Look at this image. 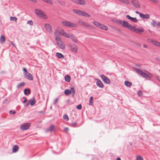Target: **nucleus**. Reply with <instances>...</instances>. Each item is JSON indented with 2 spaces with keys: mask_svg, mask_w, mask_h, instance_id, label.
Returning a JSON list of instances; mask_svg holds the SVG:
<instances>
[{
  "mask_svg": "<svg viewBox=\"0 0 160 160\" xmlns=\"http://www.w3.org/2000/svg\"><path fill=\"white\" fill-rule=\"evenodd\" d=\"M19 147L17 145H15L12 148V151L13 152H17L18 150Z\"/></svg>",
  "mask_w": 160,
  "mask_h": 160,
  "instance_id": "obj_23",
  "label": "nucleus"
},
{
  "mask_svg": "<svg viewBox=\"0 0 160 160\" xmlns=\"http://www.w3.org/2000/svg\"><path fill=\"white\" fill-rule=\"evenodd\" d=\"M70 38H71L72 40L75 43L78 42V41L76 38L72 34H70Z\"/></svg>",
  "mask_w": 160,
  "mask_h": 160,
  "instance_id": "obj_25",
  "label": "nucleus"
},
{
  "mask_svg": "<svg viewBox=\"0 0 160 160\" xmlns=\"http://www.w3.org/2000/svg\"><path fill=\"white\" fill-rule=\"evenodd\" d=\"M25 85V83L23 82H21L18 84L17 86V88H19L21 86H24Z\"/></svg>",
  "mask_w": 160,
  "mask_h": 160,
  "instance_id": "obj_35",
  "label": "nucleus"
},
{
  "mask_svg": "<svg viewBox=\"0 0 160 160\" xmlns=\"http://www.w3.org/2000/svg\"><path fill=\"white\" fill-rule=\"evenodd\" d=\"M63 118L64 119L68 120L69 119L67 115L65 114L63 116Z\"/></svg>",
  "mask_w": 160,
  "mask_h": 160,
  "instance_id": "obj_45",
  "label": "nucleus"
},
{
  "mask_svg": "<svg viewBox=\"0 0 160 160\" xmlns=\"http://www.w3.org/2000/svg\"><path fill=\"white\" fill-rule=\"evenodd\" d=\"M68 46L72 52L74 53L77 52L78 48L75 44L71 43L69 44Z\"/></svg>",
  "mask_w": 160,
  "mask_h": 160,
  "instance_id": "obj_5",
  "label": "nucleus"
},
{
  "mask_svg": "<svg viewBox=\"0 0 160 160\" xmlns=\"http://www.w3.org/2000/svg\"><path fill=\"white\" fill-rule=\"evenodd\" d=\"M157 25L158 27H160V22H159L158 23Z\"/></svg>",
  "mask_w": 160,
  "mask_h": 160,
  "instance_id": "obj_61",
  "label": "nucleus"
},
{
  "mask_svg": "<svg viewBox=\"0 0 160 160\" xmlns=\"http://www.w3.org/2000/svg\"><path fill=\"white\" fill-rule=\"evenodd\" d=\"M44 27L47 32H52V27L49 24H45L44 25Z\"/></svg>",
  "mask_w": 160,
  "mask_h": 160,
  "instance_id": "obj_13",
  "label": "nucleus"
},
{
  "mask_svg": "<svg viewBox=\"0 0 160 160\" xmlns=\"http://www.w3.org/2000/svg\"><path fill=\"white\" fill-rule=\"evenodd\" d=\"M71 78L68 75H66L65 77V80L68 82H70Z\"/></svg>",
  "mask_w": 160,
  "mask_h": 160,
  "instance_id": "obj_30",
  "label": "nucleus"
},
{
  "mask_svg": "<svg viewBox=\"0 0 160 160\" xmlns=\"http://www.w3.org/2000/svg\"><path fill=\"white\" fill-rule=\"evenodd\" d=\"M82 105L81 104H79V105L77 106V108L78 110H80L82 108Z\"/></svg>",
  "mask_w": 160,
  "mask_h": 160,
  "instance_id": "obj_48",
  "label": "nucleus"
},
{
  "mask_svg": "<svg viewBox=\"0 0 160 160\" xmlns=\"http://www.w3.org/2000/svg\"><path fill=\"white\" fill-rule=\"evenodd\" d=\"M57 56L59 58H64V56L62 54L59 53L57 52L56 53Z\"/></svg>",
  "mask_w": 160,
  "mask_h": 160,
  "instance_id": "obj_31",
  "label": "nucleus"
},
{
  "mask_svg": "<svg viewBox=\"0 0 160 160\" xmlns=\"http://www.w3.org/2000/svg\"><path fill=\"white\" fill-rule=\"evenodd\" d=\"M156 23L155 21L154 20H152V22L151 23V25L153 27H154L156 25Z\"/></svg>",
  "mask_w": 160,
  "mask_h": 160,
  "instance_id": "obj_43",
  "label": "nucleus"
},
{
  "mask_svg": "<svg viewBox=\"0 0 160 160\" xmlns=\"http://www.w3.org/2000/svg\"><path fill=\"white\" fill-rule=\"evenodd\" d=\"M132 22L136 23L138 21V20L136 18H132V17L130 20Z\"/></svg>",
  "mask_w": 160,
  "mask_h": 160,
  "instance_id": "obj_36",
  "label": "nucleus"
},
{
  "mask_svg": "<svg viewBox=\"0 0 160 160\" xmlns=\"http://www.w3.org/2000/svg\"><path fill=\"white\" fill-rule=\"evenodd\" d=\"M25 78L30 80H32L33 79L32 75L30 73L28 72L27 73H25L24 75Z\"/></svg>",
  "mask_w": 160,
  "mask_h": 160,
  "instance_id": "obj_15",
  "label": "nucleus"
},
{
  "mask_svg": "<svg viewBox=\"0 0 160 160\" xmlns=\"http://www.w3.org/2000/svg\"><path fill=\"white\" fill-rule=\"evenodd\" d=\"M23 70L25 73H28V72H27V71L25 68H23Z\"/></svg>",
  "mask_w": 160,
  "mask_h": 160,
  "instance_id": "obj_55",
  "label": "nucleus"
},
{
  "mask_svg": "<svg viewBox=\"0 0 160 160\" xmlns=\"http://www.w3.org/2000/svg\"><path fill=\"white\" fill-rule=\"evenodd\" d=\"M96 84L100 88H102L104 87V85L101 81L98 79H97Z\"/></svg>",
  "mask_w": 160,
  "mask_h": 160,
  "instance_id": "obj_19",
  "label": "nucleus"
},
{
  "mask_svg": "<svg viewBox=\"0 0 160 160\" xmlns=\"http://www.w3.org/2000/svg\"><path fill=\"white\" fill-rule=\"evenodd\" d=\"M39 113L41 114L44 113H45V111H40L39 112Z\"/></svg>",
  "mask_w": 160,
  "mask_h": 160,
  "instance_id": "obj_60",
  "label": "nucleus"
},
{
  "mask_svg": "<svg viewBox=\"0 0 160 160\" xmlns=\"http://www.w3.org/2000/svg\"><path fill=\"white\" fill-rule=\"evenodd\" d=\"M148 40L149 42L160 48V42L152 40L151 39H148Z\"/></svg>",
  "mask_w": 160,
  "mask_h": 160,
  "instance_id": "obj_9",
  "label": "nucleus"
},
{
  "mask_svg": "<svg viewBox=\"0 0 160 160\" xmlns=\"http://www.w3.org/2000/svg\"><path fill=\"white\" fill-rule=\"evenodd\" d=\"M74 2L81 5H84L85 2L83 0H72Z\"/></svg>",
  "mask_w": 160,
  "mask_h": 160,
  "instance_id": "obj_18",
  "label": "nucleus"
},
{
  "mask_svg": "<svg viewBox=\"0 0 160 160\" xmlns=\"http://www.w3.org/2000/svg\"><path fill=\"white\" fill-rule=\"evenodd\" d=\"M137 160H143L142 157L141 156L138 155L137 157Z\"/></svg>",
  "mask_w": 160,
  "mask_h": 160,
  "instance_id": "obj_41",
  "label": "nucleus"
},
{
  "mask_svg": "<svg viewBox=\"0 0 160 160\" xmlns=\"http://www.w3.org/2000/svg\"><path fill=\"white\" fill-rule=\"evenodd\" d=\"M68 131V128H65L64 129V131L65 132H67Z\"/></svg>",
  "mask_w": 160,
  "mask_h": 160,
  "instance_id": "obj_53",
  "label": "nucleus"
},
{
  "mask_svg": "<svg viewBox=\"0 0 160 160\" xmlns=\"http://www.w3.org/2000/svg\"><path fill=\"white\" fill-rule=\"evenodd\" d=\"M73 11L75 13H76L79 15L80 10L77 9H73Z\"/></svg>",
  "mask_w": 160,
  "mask_h": 160,
  "instance_id": "obj_40",
  "label": "nucleus"
},
{
  "mask_svg": "<svg viewBox=\"0 0 160 160\" xmlns=\"http://www.w3.org/2000/svg\"><path fill=\"white\" fill-rule=\"evenodd\" d=\"M72 96L73 97H74V96L75 94V90L74 89V88L73 89H72Z\"/></svg>",
  "mask_w": 160,
  "mask_h": 160,
  "instance_id": "obj_47",
  "label": "nucleus"
},
{
  "mask_svg": "<svg viewBox=\"0 0 160 160\" xmlns=\"http://www.w3.org/2000/svg\"><path fill=\"white\" fill-rule=\"evenodd\" d=\"M81 22L82 25H83L86 27L91 29H92L93 28V26L92 25L89 24L88 23L84 22Z\"/></svg>",
  "mask_w": 160,
  "mask_h": 160,
  "instance_id": "obj_20",
  "label": "nucleus"
},
{
  "mask_svg": "<svg viewBox=\"0 0 160 160\" xmlns=\"http://www.w3.org/2000/svg\"><path fill=\"white\" fill-rule=\"evenodd\" d=\"M17 18L16 17H10V20L11 21H15L17 22Z\"/></svg>",
  "mask_w": 160,
  "mask_h": 160,
  "instance_id": "obj_39",
  "label": "nucleus"
},
{
  "mask_svg": "<svg viewBox=\"0 0 160 160\" xmlns=\"http://www.w3.org/2000/svg\"><path fill=\"white\" fill-rule=\"evenodd\" d=\"M157 79L160 82V77H158L157 78Z\"/></svg>",
  "mask_w": 160,
  "mask_h": 160,
  "instance_id": "obj_62",
  "label": "nucleus"
},
{
  "mask_svg": "<svg viewBox=\"0 0 160 160\" xmlns=\"http://www.w3.org/2000/svg\"><path fill=\"white\" fill-rule=\"evenodd\" d=\"M140 17L143 19H148L150 18V15L148 14H143L142 13Z\"/></svg>",
  "mask_w": 160,
  "mask_h": 160,
  "instance_id": "obj_24",
  "label": "nucleus"
},
{
  "mask_svg": "<svg viewBox=\"0 0 160 160\" xmlns=\"http://www.w3.org/2000/svg\"><path fill=\"white\" fill-rule=\"evenodd\" d=\"M30 126V123H25L23 124L20 127V128L22 130H26L28 129Z\"/></svg>",
  "mask_w": 160,
  "mask_h": 160,
  "instance_id": "obj_11",
  "label": "nucleus"
},
{
  "mask_svg": "<svg viewBox=\"0 0 160 160\" xmlns=\"http://www.w3.org/2000/svg\"><path fill=\"white\" fill-rule=\"evenodd\" d=\"M58 101V98L56 99L54 101V102L53 103L55 105L57 103Z\"/></svg>",
  "mask_w": 160,
  "mask_h": 160,
  "instance_id": "obj_51",
  "label": "nucleus"
},
{
  "mask_svg": "<svg viewBox=\"0 0 160 160\" xmlns=\"http://www.w3.org/2000/svg\"><path fill=\"white\" fill-rule=\"evenodd\" d=\"M30 100H29L28 101V102L25 105V106L26 107H27L29 105L30 103Z\"/></svg>",
  "mask_w": 160,
  "mask_h": 160,
  "instance_id": "obj_58",
  "label": "nucleus"
},
{
  "mask_svg": "<svg viewBox=\"0 0 160 160\" xmlns=\"http://www.w3.org/2000/svg\"><path fill=\"white\" fill-rule=\"evenodd\" d=\"M24 92L25 95H27L28 93L29 94L31 93L30 90L29 89L26 88L24 90Z\"/></svg>",
  "mask_w": 160,
  "mask_h": 160,
  "instance_id": "obj_29",
  "label": "nucleus"
},
{
  "mask_svg": "<svg viewBox=\"0 0 160 160\" xmlns=\"http://www.w3.org/2000/svg\"><path fill=\"white\" fill-rule=\"evenodd\" d=\"M66 102L69 105L72 104V103H71V101L69 100H68L66 101Z\"/></svg>",
  "mask_w": 160,
  "mask_h": 160,
  "instance_id": "obj_52",
  "label": "nucleus"
},
{
  "mask_svg": "<svg viewBox=\"0 0 160 160\" xmlns=\"http://www.w3.org/2000/svg\"><path fill=\"white\" fill-rule=\"evenodd\" d=\"M100 77L105 83L107 84H109L110 83V82L109 79L105 75H101Z\"/></svg>",
  "mask_w": 160,
  "mask_h": 160,
  "instance_id": "obj_14",
  "label": "nucleus"
},
{
  "mask_svg": "<svg viewBox=\"0 0 160 160\" xmlns=\"http://www.w3.org/2000/svg\"><path fill=\"white\" fill-rule=\"evenodd\" d=\"M135 12H136V13L138 14L139 15V16L140 17L141 16V15H142V13H141L140 12H138V11H136Z\"/></svg>",
  "mask_w": 160,
  "mask_h": 160,
  "instance_id": "obj_54",
  "label": "nucleus"
},
{
  "mask_svg": "<svg viewBox=\"0 0 160 160\" xmlns=\"http://www.w3.org/2000/svg\"><path fill=\"white\" fill-rule=\"evenodd\" d=\"M121 2L127 4H130V2L128 0H121Z\"/></svg>",
  "mask_w": 160,
  "mask_h": 160,
  "instance_id": "obj_38",
  "label": "nucleus"
},
{
  "mask_svg": "<svg viewBox=\"0 0 160 160\" xmlns=\"http://www.w3.org/2000/svg\"><path fill=\"white\" fill-rule=\"evenodd\" d=\"M133 69L135 70L137 72L139 75H141L142 77L143 76V74L144 72V70L142 71V70L136 68H133Z\"/></svg>",
  "mask_w": 160,
  "mask_h": 160,
  "instance_id": "obj_16",
  "label": "nucleus"
},
{
  "mask_svg": "<svg viewBox=\"0 0 160 160\" xmlns=\"http://www.w3.org/2000/svg\"><path fill=\"white\" fill-rule=\"evenodd\" d=\"M125 85L128 87H130L132 85V83L127 81H126L124 82Z\"/></svg>",
  "mask_w": 160,
  "mask_h": 160,
  "instance_id": "obj_27",
  "label": "nucleus"
},
{
  "mask_svg": "<svg viewBox=\"0 0 160 160\" xmlns=\"http://www.w3.org/2000/svg\"><path fill=\"white\" fill-rule=\"evenodd\" d=\"M12 110H10L9 112H10V113L11 114L12 113Z\"/></svg>",
  "mask_w": 160,
  "mask_h": 160,
  "instance_id": "obj_64",
  "label": "nucleus"
},
{
  "mask_svg": "<svg viewBox=\"0 0 160 160\" xmlns=\"http://www.w3.org/2000/svg\"><path fill=\"white\" fill-rule=\"evenodd\" d=\"M27 23L28 24H29L30 25H33V21H32V20H30V21H28L27 22Z\"/></svg>",
  "mask_w": 160,
  "mask_h": 160,
  "instance_id": "obj_44",
  "label": "nucleus"
},
{
  "mask_svg": "<svg viewBox=\"0 0 160 160\" xmlns=\"http://www.w3.org/2000/svg\"><path fill=\"white\" fill-rule=\"evenodd\" d=\"M43 1L47 3L48 4L52 5L53 4V2H52L51 0H42Z\"/></svg>",
  "mask_w": 160,
  "mask_h": 160,
  "instance_id": "obj_34",
  "label": "nucleus"
},
{
  "mask_svg": "<svg viewBox=\"0 0 160 160\" xmlns=\"http://www.w3.org/2000/svg\"><path fill=\"white\" fill-rule=\"evenodd\" d=\"M79 15L87 17H91V15L87 12L81 10Z\"/></svg>",
  "mask_w": 160,
  "mask_h": 160,
  "instance_id": "obj_17",
  "label": "nucleus"
},
{
  "mask_svg": "<svg viewBox=\"0 0 160 160\" xmlns=\"http://www.w3.org/2000/svg\"><path fill=\"white\" fill-rule=\"evenodd\" d=\"M55 40L57 45L60 48L62 49H64L65 48V47L64 43L59 37H56Z\"/></svg>",
  "mask_w": 160,
  "mask_h": 160,
  "instance_id": "obj_4",
  "label": "nucleus"
},
{
  "mask_svg": "<svg viewBox=\"0 0 160 160\" xmlns=\"http://www.w3.org/2000/svg\"><path fill=\"white\" fill-rule=\"evenodd\" d=\"M137 94L139 96H142L143 95V92L141 90H139Z\"/></svg>",
  "mask_w": 160,
  "mask_h": 160,
  "instance_id": "obj_42",
  "label": "nucleus"
},
{
  "mask_svg": "<svg viewBox=\"0 0 160 160\" xmlns=\"http://www.w3.org/2000/svg\"><path fill=\"white\" fill-rule=\"evenodd\" d=\"M143 48H148L147 46L145 44H143Z\"/></svg>",
  "mask_w": 160,
  "mask_h": 160,
  "instance_id": "obj_59",
  "label": "nucleus"
},
{
  "mask_svg": "<svg viewBox=\"0 0 160 160\" xmlns=\"http://www.w3.org/2000/svg\"><path fill=\"white\" fill-rule=\"evenodd\" d=\"M43 1L47 3L48 4L52 5L53 4V2H52L51 0H42Z\"/></svg>",
  "mask_w": 160,
  "mask_h": 160,
  "instance_id": "obj_32",
  "label": "nucleus"
},
{
  "mask_svg": "<svg viewBox=\"0 0 160 160\" xmlns=\"http://www.w3.org/2000/svg\"><path fill=\"white\" fill-rule=\"evenodd\" d=\"M117 160H120V158L118 157L117 159Z\"/></svg>",
  "mask_w": 160,
  "mask_h": 160,
  "instance_id": "obj_63",
  "label": "nucleus"
},
{
  "mask_svg": "<svg viewBox=\"0 0 160 160\" xmlns=\"http://www.w3.org/2000/svg\"><path fill=\"white\" fill-rule=\"evenodd\" d=\"M122 26L124 27L127 28L131 30L132 29L133 26L129 24L128 22L125 21H123L122 23Z\"/></svg>",
  "mask_w": 160,
  "mask_h": 160,
  "instance_id": "obj_7",
  "label": "nucleus"
},
{
  "mask_svg": "<svg viewBox=\"0 0 160 160\" xmlns=\"http://www.w3.org/2000/svg\"><path fill=\"white\" fill-rule=\"evenodd\" d=\"M132 4L133 6L137 8H139L140 7V4L138 0H132Z\"/></svg>",
  "mask_w": 160,
  "mask_h": 160,
  "instance_id": "obj_12",
  "label": "nucleus"
},
{
  "mask_svg": "<svg viewBox=\"0 0 160 160\" xmlns=\"http://www.w3.org/2000/svg\"><path fill=\"white\" fill-rule=\"evenodd\" d=\"M131 31L137 33L142 34V33L144 32V29L142 27H140L138 28H137L133 26L132 29H131Z\"/></svg>",
  "mask_w": 160,
  "mask_h": 160,
  "instance_id": "obj_6",
  "label": "nucleus"
},
{
  "mask_svg": "<svg viewBox=\"0 0 160 160\" xmlns=\"http://www.w3.org/2000/svg\"><path fill=\"white\" fill-rule=\"evenodd\" d=\"M77 125V123L76 122H74L72 123V126L75 127Z\"/></svg>",
  "mask_w": 160,
  "mask_h": 160,
  "instance_id": "obj_50",
  "label": "nucleus"
},
{
  "mask_svg": "<svg viewBox=\"0 0 160 160\" xmlns=\"http://www.w3.org/2000/svg\"><path fill=\"white\" fill-rule=\"evenodd\" d=\"M10 42L11 43V44L15 48H16V46H15V45H14V43H13V42H12V41H10Z\"/></svg>",
  "mask_w": 160,
  "mask_h": 160,
  "instance_id": "obj_57",
  "label": "nucleus"
},
{
  "mask_svg": "<svg viewBox=\"0 0 160 160\" xmlns=\"http://www.w3.org/2000/svg\"><path fill=\"white\" fill-rule=\"evenodd\" d=\"M58 2L61 4L62 6H64L65 5V3L63 2L58 1Z\"/></svg>",
  "mask_w": 160,
  "mask_h": 160,
  "instance_id": "obj_46",
  "label": "nucleus"
},
{
  "mask_svg": "<svg viewBox=\"0 0 160 160\" xmlns=\"http://www.w3.org/2000/svg\"><path fill=\"white\" fill-rule=\"evenodd\" d=\"M5 41V37L2 35L1 36L0 38V42L1 43H3Z\"/></svg>",
  "mask_w": 160,
  "mask_h": 160,
  "instance_id": "obj_28",
  "label": "nucleus"
},
{
  "mask_svg": "<svg viewBox=\"0 0 160 160\" xmlns=\"http://www.w3.org/2000/svg\"><path fill=\"white\" fill-rule=\"evenodd\" d=\"M144 72L143 74V77L146 78H152L153 77L151 73L145 70H144Z\"/></svg>",
  "mask_w": 160,
  "mask_h": 160,
  "instance_id": "obj_8",
  "label": "nucleus"
},
{
  "mask_svg": "<svg viewBox=\"0 0 160 160\" xmlns=\"http://www.w3.org/2000/svg\"><path fill=\"white\" fill-rule=\"evenodd\" d=\"M62 23L64 26L69 28H76L78 27L77 24L66 21L62 22Z\"/></svg>",
  "mask_w": 160,
  "mask_h": 160,
  "instance_id": "obj_2",
  "label": "nucleus"
},
{
  "mask_svg": "<svg viewBox=\"0 0 160 160\" xmlns=\"http://www.w3.org/2000/svg\"><path fill=\"white\" fill-rule=\"evenodd\" d=\"M58 32L65 37L68 38H70V36L68 34L66 33L63 29H59Z\"/></svg>",
  "mask_w": 160,
  "mask_h": 160,
  "instance_id": "obj_10",
  "label": "nucleus"
},
{
  "mask_svg": "<svg viewBox=\"0 0 160 160\" xmlns=\"http://www.w3.org/2000/svg\"><path fill=\"white\" fill-rule=\"evenodd\" d=\"M29 100H30V104L31 106H33L36 102L35 99L34 97L33 98H32Z\"/></svg>",
  "mask_w": 160,
  "mask_h": 160,
  "instance_id": "obj_26",
  "label": "nucleus"
},
{
  "mask_svg": "<svg viewBox=\"0 0 160 160\" xmlns=\"http://www.w3.org/2000/svg\"><path fill=\"white\" fill-rule=\"evenodd\" d=\"M22 99L24 100L23 101V103H25L27 101V98L25 97H23L22 98Z\"/></svg>",
  "mask_w": 160,
  "mask_h": 160,
  "instance_id": "obj_49",
  "label": "nucleus"
},
{
  "mask_svg": "<svg viewBox=\"0 0 160 160\" xmlns=\"http://www.w3.org/2000/svg\"><path fill=\"white\" fill-rule=\"evenodd\" d=\"M43 1L47 3L48 4L52 5L53 4V2H52L51 0H42Z\"/></svg>",
  "mask_w": 160,
  "mask_h": 160,
  "instance_id": "obj_33",
  "label": "nucleus"
},
{
  "mask_svg": "<svg viewBox=\"0 0 160 160\" xmlns=\"http://www.w3.org/2000/svg\"><path fill=\"white\" fill-rule=\"evenodd\" d=\"M55 128V126L54 125H52L49 128L46 129V132H51L53 131Z\"/></svg>",
  "mask_w": 160,
  "mask_h": 160,
  "instance_id": "obj_21",
  "label": "nucleus"
},
{
  "mask_svg": "<svg viewBox=\"0 0 160 160\" xmlns=\"http://www.w3.org/2000/svg\"><path fill=\"white\" fill-rule=\"evenodd\" d=\"M93 97H90L89 102L90 103V105H92L93 104Z\"/></svg>",
  "mask_w": 160,
  "mask_h": 160,
  "instance_id": "obj_37",
  "label": "nucleus"
},
{
  "mask_svg": "<svg viewBox=\"0 0 160 160\" xmlns=\"http://www.w3.org/2000/svg\"><path fill=\"white\" fill-rule=\"evenodd\" d=\"M73 88H74L72 87L70 88V90L68 89L64 91L65 94L67 95H70L72 93V89H73Z\"/></svg>",
  "mask_w": 160,
  "mask_h": 160,
  "instance_id": "obj_22",
  "label": "nucleus"
},
{
  "mask_svg": "<svg viewBox=\"0 0 160 160\" xmlns=\"http://www.w3.org/2000/svg\"><path fill=\"white\" fill-rule=\"evenodd\" d=\"M126 17L127 18H128V19H130V20H131V18H132L131 17H130L129 15H127L126 16Z\"/></svg>",
  "mask_w": 160,
  "mask_h": 160,
  "instance_id": "obj_56",
  "label": "nucleus"
},
{
  "mask_svg": "<svg viewBox=\"0 0 160 160\" xmlns=\"http://www.w3.org/2000/svg\"><path fill=\"white\" fill-rule=\"evenodd\" d=\"M35 11L36 14L38 17L43 19H47V16L43 11L38 9H35Z\"/></svg>",
  "mask_w": 160,
  "mask_h": 160,
  "instance_id": "obj_1",
  "label": "nucleus"
},
{
  "mask_svg": "<svg viewBox=\"0 0 160 160\" xmlns=\"http://www.w3.org/2000/svg\"><path fill=\"white\" fill-rule=\"evenodd\" d=\"M92 23L97 27L102 29L107 30L108 29V27L106 25L98 22L94 21L92 22Z\"/></svg>",
  "mask_w": 160,
  "mask_h": 160,
  "instance_id": "obj_3",
  "label": "nucleus"
}]
</instances>
